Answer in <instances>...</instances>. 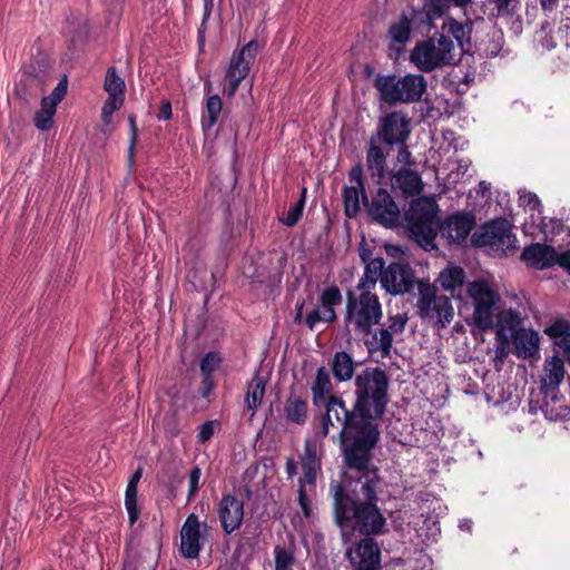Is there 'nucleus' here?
Masks as SVG:
<instances>
[{"label": "nucleus", "mask_w": 570, "mask_h": 570, "mask_svg": "<svg viewBox=\"0 0 570 570\" xmlns=\"http://www.w3.org/2000/svg\"><path fill=\"white\" fill-rule=\"evenodd\" d=\"M332 372L340 382L348 381L354 374V361L346 352H337L332 361Z\"/></svg>", "instance_id": "32"}, {"label": "nucleus", "mask_w": 570, "mask_h": 570, "mask_svg": "<svg viewBox=\"0 0 570 570\" xmlns=\"http://www.w3.org/2000/svg\"><path fill=\"white\" fill-rule=\"evenodd\" d=\"M202 476V471L198 466L194 468L188 478V484H189V491H188V499L190 500L199 488V480Z\"/></svg>", "instance_id": "50"}, {"label": "nucleus", "mask_w": 570, "mask_h": 570, "mask_svg": "<svg viewBox=\"0 0 570 570\" xmlns=\"http://www.w3.org/2000/svg\"><path fill=\"white\" fill-rule=\"evenodd\" d=\"M345 214L348 217H354L361 209V200L365 204L368 202L365 196V190L361 191L358 187L347 186L343 190Z\"/></svg>", "instance_id": "34"}, {"label": "nucleus", "mask_w": 570, "mask_h": 570, "mask_svg": "<svg viewBox=\"0 0 570 570\" xmlns=\"http://www.w3.org/2000/svg\"><path fill=\"white\" fill-rule=\"evenodd\" d=\"M266 381L263 376L255 375L248 383L246 394V407L250 411V419L255 415L257 407L261 405L265 394Z\"/></svg>", "instance_id": "31"}, {"label": "nucleus", "mask_w": 570, "mask_h": 570, "mask_svg": "<svg viewBox=\"0 0 570 570\" xmlns=\"http://www.w3.org/2000/svg\"><path fill=\"white\" fill-rule=\"evenodd\" d=\"M414 276L407 264L392 263L383 272L381 286L392 295L404 294L413 287Z\"/></svg>", "instance_id": "15"}, {"label": "nucleus", "mask_w": 570, "mask_h": 570, "mask_svg": "<svg viewBox=\"0 0 570 570\" xmlns=\"http://www.w3.org/2000/svg\"><path fill=\"white\" fill-rule=\"evenodd\" d=\"M384 272V261L381 257H376L366 263L363 276L361 277L357 289L360 293L370 291L376 286L377 281H381Z\"/></svg>", "instance_id": "28"}, {"label": "nucleus", "mask_w": 570, "mask_h": 570, "mask_svg": "<svg viewBox=\"0 0 570 570\" xmlns=\"http://www.w3.org/2000/svg\"><path fill=\"white\" fill-rule=\"evenodd\" d=\"M407 322V317L405 314H396L389 317V327L386 330L390 331L391 335L400 334L404 331Z\"/></svg>", "instance_id": "49"}, {"label": "nucleus", "mask_w": 570, "mask_h": 570, "mask_svg": "<svg viewBox=\"0 0 570 570\" xmlns=\"http://www.w3.org/2000/svg\"><path fill=\"white\" fill-rule=\"evenodd\" d=\"M442 31V33L449 36L452 40H455L454 45L461 53L464 50V42L469 41L470 27L468 24L458 22L452 18H446L443 22Z\"/></svg>", "instance_id": "30"}, {"label": "nucleus", "mask_w": 570, "mask_h": 570, "mask_svg": "<svg viewBox=\"0 0 570 570\" xmlns=\"http://www.w3.org/2000/svg\"><path fill=\"white\" fill-rule=\"evenodd\" d=\"M350 179L356 184L355 187H358L361 191H363L364 185L362 180V169L360 167H355L351 170Z\"/></svg>", "instance_id": "56"}, {"label": "nucleus", "mask_w": 570, "mask_h": 570, "mask_svg": "<svg viewBox=\"0 0 570 570\" xmlns=\"http://www.w3.org/2000/svg\"><path fill=\"white\" fill-rule=\"evenodd\" d=\"M347 558L356 570H376L380 564V549L372 539H363L347 550Z\"/></svg>", "instance_id": "19"}, {"label": "nucleus", "mask_w": 570, "mask_h": 570, "mask_svg": "<svg viewBox=\"0 0 570 570\" xmlns=\"http://www.w3.org/2000/svg\"><path fill=\"white\" fill-rule=\"evenodd\" d=\"M298 462L294 458H288L285 464V472L288 479L294 478L297 474Z\"/></svg>", "instance_id": "54"}, {"label": "nucleus", "mask_w": 570, "mask_h": 570, "mask_svg": "<svg viewBox=\"0 0 570 570\" xmlns=\"http://www.w3.org/2000/svg\"><path fill=\"white\" fill-rule=\"evenodd\" d=\"M286 419L296 424H304L307 417V404L297 396H289L284 406Z\"/></svg>", "instance_id": "35"}, {"label": "nucleus", "mask_w": 570, "mask_h": 570, "mask_svg": "<svg viewBox=\"0 0 570 570\" xmlns=\"http://www.w3.org/2000/svg\"><path fill=\"white\" fill-rule=\"evenodd\" d=\"M562 264L563 268L570 274V248L563 252Z\"/></svg>", "instance_id": "61"}, {"label": "nucleus", "mask_w": 570, "mask_h": 570, "mask_svg": "<svg viewBox=\"0 0 570 570\" xmlns=\"http://www.w3.org/2000/svg\"><path fill=\"white\" fill-rule=\"evenodd\" d=\"M396 161L401 167L412 168L415 165V161L406 147L399 150Z\"/></svg>", "instance_id": "52"}, {"label": "nucleus", "mask_w": 570, "mask_h": 570, "mask_svg": "<svg viewBox=\"0 0 570 570\" xmlns=\"http://www.w3.org/2000/svg\"><path fill=\"white\" fill-rule=\"evenodd\" d=\"M391 188L404 197L419 195L423 189L421 175L409 167H400L390 176Z\"/></svg>", "instance_id": "22"}, {"label": "nucleus", "mask_w": 570, "mask_h": 570, "mask_svg": "<svg viewBox=\"0 0 570 570\" xmlns=\"http://www.w3.org/2000/svg\"><path fill=\"white\" fill-rule=\"evenodd\" d=\"M459 58L460 52L454 41L444 33L416 43L410 55L411 62L425 72L454 63Z\"/></svg>", "instance_id": "5"}, {"label": "nucleus", "mask_w": 570, "mask_h": 570, "mask_svg": "<svg viewBox=\"0 0 570 570\" xmlns=\"http://www.w3.org/2000/svg\"><path fill=\"white\" fill-rule=\"evenodd\" d=\"M465 273L463 268L459 266H448L443 269L438 278L441 287L451 293L453 297H460L462 286L464 283Z\"/></svg>", "instance_id": "27"}, {"label": "nucleus", "mask_w": 570, "mask_h": 570, "mask_svg": "<svg viewBox=\"0 0 570 570\" xmlns=\"http://www.w3.org/2000/svg\"><path fill=\"white\" fill-rule=\"evenodd\" d=\"M541 35H542V37L540 40H541L542 47L548 50L553 49L556 47V41L553 40V37L550 33L546 32V28L541 29Z\"/></svg>", "instance_id": "57"}, {"label": "nucleus", "mask_w": 570, "mask_h": 570, "mask_svg": "<svg viewBox=\"0 0 570 570\" xmlns=\"http://www.w3.org/2000/svg\"><path fill=\"white\" fill-rule=\"evenodd\" d=\"M411 30V19L402 14L396 22L391 24L389 35L394 42L404 45L410 40Z\"/></svg>", "instance_id": "36"}, {"label": "nucleus", "mask_w": 570, "mask_h": 570, "mask_svg": "<svg viewBox=\"0 0 570 570\" xmlns=\"http://www.w3.org/2000/svg\"><path fill=\"white\" fill-rule=\"evenodd\" d=\"M416 305L421 317L436 321L442 326L449 324L454 315L450 298L439 295L432 286L420 287V297Z\"/></svg>", "instance_id": "11"}, {"label": "nucleus", "mask_w": 570, "mask_h": 570, "mask_svg": "<svg viewBox=\"0 0 570 570\" xmlns=\"http://www.w3.org/2000/svg\"><path fill=\"white\" fill-rule=\"evenodd\" d=\"M474 225L473 216L466 213H456L439 225L442 237L453 243L463 242Z\"/></svg>", "instance_id": "23"}, {"label": "nucleus", "mask_w": 570, "mask_h": 570, "mask_svg": "<svg viewBox=\"0 0 570 570\" xmlns=\"http://www.w3.org/2000/svg\"><path fill=\"white\" fill-rule=\"evenodd\" d=\"M293 561L291 553L284 548L275 549V570H287Z\"/></svg>", "instance_id": "48"}, {"label": "nucleus", "mask_w": 570, "mask_h": 570, "mask_svg": "<svg viewBox=\"0 0 570 570\" xmlns=\"http://www.w3.org/2000/svg\"><path fill=\"white\" fill-rule=\"evenodd\" d=\"M258 45L255 41L248 42L238 52L234 53L229 67L226 71L227 85L224 87V95L228 98L233 97L237 91L239 83L248 75L253 65Z\"/></svg>", "instance_id": "12"}, {"label": "nucleus", "mask_w": 570, "mask_h": 570, "mask_svg": "<svg viewBox=\"0 0 570 570\" xmlns=\"http://www.w3.org/2000/svg\"><path fill=\"white\" fill-rule=\"evenodd\" d=\"M325 407V414L322 417L321 433L325 438L331 433H337L338 440L342 445L345 444V435L353 429V421L355 415L347 410L342 399L331 396L327 401L322 403Z\"/></svg>", "instance_id": "10"}, {"label": "nucleus", "mask_w": 570, "mask_h": 570, "mask_svg": "<svg viewBox=\"0 0 570 570\" xmlns=\"http://www.w3.org/2000/svg\"><path fill=\"white\" fill-rule=\"evenodd\" d=\"M563 252L558 253L552 246L534 243L523 248L521 259L529 266L544 269L553 265L563 267Z\"/></svg>", "instance_id": "18"}, {"label": "nucleus", "mask_w": 570, "mask_h": 570, "mask_svg": "<svg viewBox=\"0 0 570 570\" xmlns=\"http://www.w3.org/2000/svg\"><path fill=\"white\" fill-rule=\"evenodd\" d=\"M218 515L223 530L228 534L234 532L242 524L244 502L234 495H224L218 503Z\"/></svg>", "instance_id": "21"}, {"label": "nucleus", "mask_w": 570, "mask_h": 570, "mask_svg": "<svg viewBox=\"0 0 570 570\" xmlns=\"http://www.w3.org/2000/svg\"><path fill=\"white\" fill-rule=\"evenodd\" d=\"M313 401L317 406H322V403L327 401L328 397L334 396L333 385L328 371L325 367L317 370L315 383L312 387Z\"/></svg>", "instance_id": "29"}, {"label": "nucleus", "mask_w": 570, "mask_h": 570, "mask_svg": "<svg viewBox=\"0 0 570 570\" xmlns=\"http://www.w3.org/2000/svg\"><path fill=\"white\" fill-rule=\"evenodd\" d=\"M449 8V0H424L423 9L426 21L431 23L435 18L441 17Z\"/></svg>", "instance_id": "41"}, {"label": "nucleus", "mask_w": 570, "mask_h": 570, "mask_svg": "<svg viewBox=\"0 0 570 570\" xmlns=\"http://www.w3.org/2000/svg\"><path fill=\"white\" fill-rule=\"evenodd\" d=\"M219 362H220V357L217 353H214V352L207 353L200 363V370H202L203 374H205L206 376H209L213 373V371L215 370V367L218 365Z\"/></svg>", "instance_id": "47"}, {"label": "nucleus", "mask_w": 570, "mask_h": 570, "mask_svg": "<svg viewBox=\"0 0 570 570\" xmlns=\"http://www.w3.org/2000/svg\"><path fill=\"white\" fill-rule=\"evenodd\" d=\"M67 91L66 80L60 81L52 92L43 97L41 108L35 115V126L42 131L49 130L53 125V116L58 104L62 100Z\"/></svg>", "instance_id": "20"}, {"label": "nucleus", "mask_w": 570, "mask_h": 570, "mask_svg": "<svg viewBox=\"0 0 570 570\" xmlns=\"http://www.w3.org/2000/svg\"><path fill=\"white\" fill-rule=\"evenodd\" d=\"M522 318L519 312L513 309L504 311L499 316L500 333L510 332L511 336L515 331H520Z\"/></svg>", "instance_id": "38"}, {"label": "nucleus", "mask_w": 570, "mask_h": 570, "mask_svg": "<svg viewBox=\"0 0 570 570\" xmlns=\"http://www.w3.org/2000/svg\"><path fill=\"white\" fill-rule=\"evenodd\" d=\"M557 0H540V3L544 10H551Z\"/></svg>", "instance_id": "64"}, {"label": "nucleus", "mask_w": 570, "mask_h": 570, "mask_svg": "<svg viewBox=\"0 0 570 570\" xmlns=\"http://www.w3.org/2000/svg\"><path fill=\"white\" fill-rule=\"evenodd\" d=\"M365 419L354 420L352 431L345 435V442L353 440L344 448L345 479L342 484L333 487L335 522L344 539L350 530L377 534L386 523L376 507V494L383 481L371 462V450L379 440V431L374 423Z\"/></svg>", "instance_id": "1"}, {"label": "nucleus", "mask_w": 570, "mask_h": 570, "mask_svg": "<svg viewBox=\"0 0 570 570\" xmlns=\"http://www.w3.org/2000/svg\"><path fill=\"white\" fill-rule=\"evenodd\" d=\"M129 122H130V142H129V160L131 161L132 160V157H134V149H135V146L137 144V127H136V122H135V117L134 116H130L129 117Z\"/></svg>", "instance_id": "53"}, {"label": "nucleus", "mask_w": 570, "mask_h": 570, "mask_svg": "<svg viewBox=\"0 0 570 570\" xmlns=\"http://www.w3.org/2000/svg\"><path fill=\"white\" fill-rule=\"evenodd\" d=\"M550 395L552 397V404L550 405L549 403H546L541 406V411L544 417L550 421H559L564 419L569 413V409L556 397L554 393Z\"/></svg>", "instance_id": "40"}, {"label": "nucleus", "mask_w": 570, "mask_h": 570, "mask_svg": "<svg viewBox=\"0 0 570 570\" xmlns=\"http://www.w3.org/2000/svg\"><path fill=\"white\" fill-rule=\"evenodd\" d=\"M214 1L215 0H204V20L203 24L205 23L207 17L210 14L213 8H214Z\"/></svg>", "instance_id": "58"}, {"label": "nucleus", "mask_w": 570, "mask_h": 570, "mask_svg": "<svg viewBox=\"0 0 570 570\" xmlns=\"http://www.w3.org/2000/svg\"><path fill=\"white\" fill-rule=\"evenodd\" d=\"M304 199L301 198L299 200L289 206L287 213L282 219L283 223L288 227L296 225L299 218L302 217Z\"/></svg>", "instance_id": "44"}, {"label": "nucleus", "mask_w": 570, "mask_h": 570, "mask_svg": "<svg viewBox=\"0 0 570 570\" xmlns=\"http://www.w3.org/2000/svg\"><path fill=\"white\" fill-rule=\"evenodd\" d=\"M382 317V305L376 294L370 291L358 295L348 293L344 316L347 331L363 337L370 354H379L381 357H386L392 348L390 331L384 330V327L379 331L372 330L374 325L380 324Z\"/></svg>", "instance_id": "2"}, {"label": "nucleus", "mask_w": 570, "mask_h": 570, "mask_svg": "<svg viewBox=\"0 0 570 570\" xmlns=\"http://www.w3.org/2000/svg\"><path fill=\"white\" fill-rule=\"evenodd\" d=\"M206 523H202L195 513L185 520L180 530V553L186 559H196L203 547L202 530H206Z\"/></svg>", "instance_id": "16"}, {"label": "nucleus", "mask_w": 570, "mask_h": 570, "mask_svg": "<svg viewBox=\"0 0 570 570\" xmlns=\"http://www.w3.org/2000/svg\"><path fill=\"white\" fill-rule=\"evenodd\" d=\"M544 332L563 352L570 348V324L567 321H556Z\"/></svg>", "instance_id": "33"}, {"label": "nucleus", "mask_w": 570, "mask_h": 570, "mask_svg": "<svg viewBox=\"0 0 570 570\" xmlns=\"http://www.w3.org/2000/svg\"><path fill=\"white\" fill-rule=\"evenodd\" d=\"M466 295L473 306L472 324L483 332L490 330L501 299L499 293L490 282L476 279L466 285Z\"/></svg>", "instance_id": "7"}, {"label": "nucleus", "mask_w": 570, "mask_h": 570, "mask_svg": "<svg viewBox=\"0 0 570 570\" xmlns=\"http://www.w3.org/2000/svg\"><path fill=\"white\" fill-rule=\"evenodd\" d=\"M459 528L463 531H468L470 532L471 531V528H472V521L471 520H468V519H464V520H461L460 521V524H459Z\"/></svg>", "instance_id": "62"}, {"label": "nucleus", "mask_w": 570, "mask_h": 570, "mask_svg": "<svg viewBox=\"0 0 570 570\" xmlns=\"http://www.w3.org/2000/svg\"><path fill=\"white\" fill-rule=\"evenodd\" d=\"M104 89L109 96H121L125 95V81L118 76L115 68H109L106 73Z\"/></svg>", "instance_id": "39"}, {"label": "nucleus", "mask_w": 570, "mask_h": 570, "mask_svg": "<svg viewBox=\"0 0 570 570\" xmlns=\"http://www.w3.org/2000/svg\"><path fill=\"white\" fill-rule=\"evenodd\" d=\"M503 47V35L500 31H493L491 35V41L484 49L488 57H495L500 53Z\"/></svg>", "instance_id": "45"}, {"label": "nucleus", "mask_w": 570, "mask_h": 570, "mask_svg": "<svg viewBox=\"0 0 570 570\" xmlns=\"http://www.w3.org/2000/svg\"><path fill=\"white\" fill-rule=\"evenodd\" d=\"M512 344L519 357L528 358L538 353L540 337L532 330L521 328L513 333Z\"/></svg>", "instance_id": "26"}, {"label": "nucleus", "mask_w": 570, "mask_h": 570, "mask_svg": "<svg viewBox=\"0 0 570 570\" xmlns=\"http://www.w3.org/2000/svg\"><path fill=\"white\" fill-rule=\"evenodd\" d=\"M124 104V97L121 96H109L105 101L101 110V118L104 124L109 125L111 122L112 115Z\"/></svg>", "instance_id": "43"}, {"label": "nucleus", "mask_w": 570, "mask_h": 570, "mask_svg": "<svg viewBox=\"0 0 570 570\" xmlns=\"http://www.w3.org/2000/svg\"><path fill=\"white\" fill-rule=\"evenodd\" d=\"M342 294L338 287H326L320 296V306L311 311L306 318V325L313 330L320 322L331 323L336 320L335 306L341 305Z\"/></svg>", "instance_id": "17"}, {"label": "nucleus", "mask_w": 570, "mask_h": 570, "mask_svg": "<svg viewBox=\"0 0 570 570\" xmlns=\"http://www.w3.org/2000/svg\"><path fill=\"white\" fill-rule=\"evenodd\" d=\"M389 377L379 367H366L355 377V411L361 417L377 419L387 404Z\"/></svg>", "instance_id": "3"}, {"label": "nucleus", "mask_w": 570, "mask_h": 570, "mask_svg": "<svg viewBox=\"0 0 570 570\" xmlns=\"http://www.w3.org/2000/svg\"><path fill=\"white\" fill-rule=\"evenodd\" d=\"M368 215L385 227H394L399 224L401 210L390 193L379 188L370 202H365Z\"/></svg>", "instance_id": "13"}, {"label": "nucleus", "mask_w": 570, "mask_h": 570, "mask_svg": "<svg viewBox=\"0 0 570 570\" xmlns=\"http://www.w3.org/2000/svg\"><path fill=\"white\" fill-rule=\"evenodd\" d=\"M140 478H141V470L139 469V470H137V471L132 474V476L130 478V480H129L128 484L138 485V482H139Z\"/></svg>", "instance_id": "63"}, {"label": "nucleus", "mask_w": 570, "mask_h": 570, "mask_svg": "<svg viewBox=\"0 0 570 570\" xmlns=\"http://www.w3.org/2000/svg\"><path fill=\"white\" fill-rule=\"evenodd\" d=\"M366 166L371 177L375 179L377 185L386 181V155L383 149L372 139L366 153Z\"/></svg>", "instance_id": "25"}, {"label": "nucleus", "mask_w": 570, "mask_h": 570, "mask_svg": "<svg viewBox=\"0 0 570 570\" xmlns=\"http://www.w3.org/2000/svg\"><path fill=\"white\" fill-rule=\"evenodd\" d=\"M171 117V105L168 100L163 101L157 118L159 120H168Z\"/></svg>", "instance_id": "55"}, {"label": "nucleus", "mask_w": 570, "mask_h": 570, "mask_svg": "<svg viewBox=\"0 0 570 570\" xmlns=\"http://www.w3.org/2000/svg\"><path fill=\"white\" fill-rule=\"evenodd\" d=\"M472 240L478 247H487L498 255H504L515 248L517 238L510 223L504 218L494 219L473 234Z\"/></svg>", "instance_id": "9"}, {"label": "nucleus", "mask_w": 570, "mask_h": 570, "mask_svg": "<svg viewBox=\"0 0 570 570\" xmlns=\"http://www.w3.org/2000/svg\"><path fill=\"white\" fill-rule=\"evenodd\" d=\"M216 425H217L216 421L205 422L199 429V433L197 435L198 442L205 443L206 441L212 439V436L215 433Z\"/></svg>", "instance_id": "51"}, {"label": "nucleus", "mask_w": 570, "mask_h": 570, "mask_svg": "<svg viewBox=\"0 0 570 570\" xmlns=\"http://www.w3.org/2000/svg\"><path fill=\"white\" fill-rule=\"evenodd\" d=\"M564 377L563 360L559 356H551L544 361L541 389L546 396L553 394Z\"/></svg>", "instance_id": "24"}, {"label": "nucleus", "mask_w": 570, "mask_h": 570, "mask_svg": "<svg viewBox=\"0 0 570 570\" xmlns=\"http://www.w3.org/2000/svg\"><path fill=\"white\" fill-rule=\"evenodd\" d=\"M438 210V204L433 198L420 197L413 199L405 212V222L411 235L425 250L436 248L434 240L439 228Z\"/></svg>", "instance_id": "4"}, {"label": "nucleus", "mask_w": 570, "mask_h": 570, "mask_svg": "<svg viewBox=\"0 0 570 570\" xmlns=\"http://www.w3.org/2000/svg\"><path fill=\"white\" fill-rule=\"evenodd\" d=\"M375 87L380 97L387 104L416 102L426 90V80L422 75L409 73L377 76Z\"/></svg>", "instance_id": "6"}, {"label": "nucleus", "mask_w": 570, "mask_h": 570, "mask_svg": "<svg viewBox=\"0 0 570 570\" xmlns=\"http://www.w3.org/2000/svg\"><path fill=\"white\" fill-rule=\"evenodd\" d=\"M322 444L316 439H306L301 454L303 476L298 479V503L306 518L311 517V494L321 471Z\"/></svg>", "instance_id": "8"}, {"label": "nucleus", "mask_w": 570, "mask_h": 570, "mask_svg": "<svg viewBox=\"0 0 570 570\" xmlns=\"http://www.w3.org/2000/svg\"><path fill=\"white\" fill-rule=\"evenodd\" d=\"M137 491V485L127 484L125 493V505L130 523L136 522L138 519Z\"/></svg>", "instance_id": "42"}, {"label": "nucleus", "mask_w": 570, "mask_h": 570, "mask_svg": "<svg viewBox=\"0 0 570 570\" xmlns=\"http://www.w3.org/2000/svg\"><path fill=\"white\" fill-rule=\"evenodd\" d=\"M470 163L468 160H458V174L456 176L464 175L469 168Z\"/></svg>", "instance_id": "60"}, {"label": "nucleus", "mask_w": 570, "mask_h": 570, "mask_svg": "<svg viewBox=\"0 0 570 570\" xmlns=\"http://www.w3.org/2000/svg\"><path fill=\"white\" fill-rule=\"evenodd\" d=\"M519 205L525 209L534 210L540 207V200L535 194L527 190H520Z\"/></svg>", "instance_id": "46"}, {"label": "nucleus", "mask_w": 570, "mask_h": 570, "mask_svg": "<svg viewBox=\"0 0 570 570\" xmlns=\"http://www.w3.org/2000/svg\"><path fill=\"white\" fill-rule=\"evenodd\" d=\"M495 4L499 12H503L508 9L511 0H490Z\"/></svg>", "instance_id": "59"}, {"label": "nucleus", "mask_w": 570, "mask_h": 570, "mask_svg": "<svg viewBox=\"0 0 570 570\" xmlns=\"http://www.w3.org/2000/svg\"><path fill=\"white\" fill-rule=\"evenodd\" d=\"M223 104L218 95H210L206 100V116L203 119L204 129H210L218 120Z\"/></svg>", "instance_id": "37"}, {"label": "nucleus", "mask_w": 570, "mask_h": 570, "mask_svg": "<svg viewBox=\"0 0 570 570\" xmlns=\"http://www.w3.org/2000/svg\"><path fill=\"white\" fill-rule=\"evenodd\" d=\"M410 132V119L402 111H392L380 120L379 137L390 146L404 145Z\"/></svg>", "instance_id": "14"}]
</instances>
